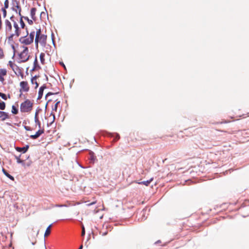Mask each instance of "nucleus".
<instances>
[{"instance_id": "f257e3e1", "label": "nucleus", "mask_w": 249, "mask_h": 249, "mask_svg": "<svg viewBox=\"0 0 249 249\" xmlns=\"http://www.w3.org/2000/svg\"><path fill=\"white\" fill-rule=\"evenodd\" d=\"M13 21L14 30L12 23L9 20L6 19L4 22L5 32L6 34L9 35V38H13L14 36H19L20 34L18 24L14 20Z\"/></svg>"}, {"instance_id": "aec40b11", "label": "nucleus", "mask_w": 249, "mask_h": 249, "mask_svg": "<svg viewBox=\"0 0 249 249\" xmlns=\"http://www.w3.org/2000/svg\"><path fill=\"white\" fill-rule=\"evenodd\" d=\"M31 82L33 84H35V88L36 89L38 87V84L36 81V76H35L31 79Z\"/></svg>"}, {"instance_id": "5701e85b", "label": "nucleus", "mask_w": 249, "mask_h": 249, "mask_svg": "<svg viewBox=\"0 0 249 249\" xmlns=\"http://www.w3.org/2000/svg\"><path fill=\"white\" fill-rule=\"evenodd\" d=\"M11 111L14 114H17L18 113V109L15 106H12Z\"/></svg>"}, {"instance_id": "a211bd4d", "label": "nucleus", "mask_w": 249, "mask_h": 249, "mask_svg": "<svg viewBox=\"0 0 249 249\" xmlns=\"http://www.w3.org/2000/svg\"><path fill=\"white\" fill-rule=\"evenodd\" d=\"M2 172H3V174L7 178H8L9 179H10L11 180H12L13 181L14 180V178L13 176H12L11 175H10L9 173H8L7 172L4 168L2 169Z\"/></svg>"}, {"instance_id": "4c0bfd02", "label": "nucleus", "mask_w": 249, "mask_h": 249, "mask_svg": "<svg viewBox=\"0 0 249 249\" xmlns=\"http://www.w3.org/2000/svg\"><path fill=\"white\" fill-rule=\"evenodd\" d=\"M17 161H18V163H20V162H21V160H20L19 158H17Z\"/></svg>"}, {"instance_id": "473e14b6", "label": "nucleus", "mask_w": 249, "mask_h": 249, "mask_svg": "<svg viewBox=\"0 0 249 249\" xmlns=\"http://www.w3.org/2000/svg\"><path fill=\"white\" fill-rule=\"evenodd\" d=\"M107 233H108L107 231H106L105 232H103V231L100 232V234H101L102 236H105V235H107Z\"/></svg>"}, {"instance_id": "b1692460", "label": "nucleus", "mask_w": 249, "mask_h": 249, "mask_svg": "<svg viewBox=\"0 0 249 249\" xmlns=\"http://www.w3.org/2000/svg\"><path fill=\"white\" fill-rule=\"evenodd\" d=\"M56 101V103L54 106V107L53 108V110H55V111H57V107H58V104L60 103V101H58L57 100H55Z\"/></svg>"}, {"instance_id": "72a5a7b5", "label": "nucleus", "mask_w": 249, "mask_h": 249, "mask_svg": "<svg viewBox=\"0 0 249 249\" xmlns=\"http://www.w3.org/2000/svg\"><path fill=\"white\" fill-rule=\"evenodd\" d=\"M120 136L118 134H117L116 136H115V141H117L119 139H120Z\"/></svg>"}, {"instance_id": "ddd939ff", "label": "nucleus", "mask_w": 249, "mask_h": 249, "mask_svg": "<svg viewBox=\"0 0 249 249\" xmlns=\"http://www.w3.org/2000/svg\"><path fill=\"white\" fill-rule=\"evenodd\" d=\"M36 8L33 7L31 9V18L34 20H36Z\"/></svg>"}, {"instance_id": "9d476101", "label": "nucleus", "mask_w": 249, "mask_h": 249, "mask_svg": "<svg viewBox=\"0 0 249 249\" xmlns=\"http://www.w3.org/2000/svg\"><path fill=\"white\" fill-rule=\"evenodd\" d=\"M13 10L15 11L17 14H18L19 16H21V9L18 3H16V5H14L13 7Z\"/></svg>"}, {"instance_id": "f8f14e48", "label": "nucleus", "mask_w": 249, "mask_h": 249, "mask_svg": "<svg viewBox=\"0 0 249 249\" xmlns=\"http://www.w3.org/2000/svg\"><path fill=\"white\" fill-rule=\"evenodd\" d=\"M9 118V116L8 113L0 111V119L2 121H4L6 119H8Z\"/></svg>"}, {"instance_id": "c9c22d12", "label": "nucleus", "mask_w": 249, "mask_h": 249, "mask_svg": "<svg viewBox=\"0 0 249 249\" xmlns=\"http://www.w3.org/2000/svg\"><path fill=\"white\" fill-rule=\"evenodd\" d=\"M66 206V205H59V204H57L55 205V207H65Z\"/></svg>"}, {"instance_id": "2f4dec72", "label": "nucleus", "mask_w": 249, "mask_h": 249, "mask_svg": "<svg viewBox=\"0 0 249 249\" xmlns=\"http://www.w3.org/2000/svg\"><path fill=\"white\" fill-rule=\"evenodd\" d=\"M0 97L4 100H6L7 98L6 95L4 93H2Z\"/></svg>"}, {"instance_id": "bb28decb", "label": "nucleus", "mask_w": 249, "mask_h": 249, "mask_svg": "<svg viewBox=\"0 0 249 249\" xmlns=\"http://www.w3.org/2000/svg\"><path fill=\"white\" fill-rule=\"evenodd\" d=\"M4 7L3 8L7 9L9 7V0H5L4 2Z\"/></svg>"}, {"instance_id": "e433bc0d", "label": "nucleus", "mask_w": 249, "mask_h": 249, "mask_svg": "<svg viewBox=\"0 0 249 249\" xmlns=\"http://www.w3.org/2000/svg\"><path fill=\"white\" fill-rule=\"evenodd\" d=\"M60 64L65 69H66V67H65V66L64 65V64L63 63V62H60Z\"/></svg>"}, {"instance_id": "7ed1b4c3", "label": "nucleus", "mask_w": 249, "mask_h": 249, "mask_svg": "<svg viewBox=\"0 0 249 249\" xmlns=\"http://www.w3.org/2000/svg\"><path fill=\"white\" fill-rule=\"evenodd\" d=\"M27 35L24 36H22L19 38V41L23 45H29L33 43L35 32L34 31L31 32L30 34H28L27 29L26 28Z\"/></svg>"}, {"instance_id": "39448f33", "label": "nucleus", "mask_w": 249, "mask_h": 249, "mask_svg": "<svg viewBox=\"0 0 249 249\" xmlns=\"http://www.w3.org/2000/svg\"><path fill=\"white\" fill-rule=\"evenodd\" d=\"M23 50L19 54L18 57L20 62H25L28 60L30 55L29 54L28 48L27 47L23 46Z\"/></svg>"}, {"instance_id": "412c9836", "label": "nucleus", "mask_w": 249, "mask_h": 249, "mask_svg": "<svg viewBox=\"0 0 249 249\" xmlns=\"http://www.w3.org/2000/svg\"><path fill=\"white\" fill-rule=\"evenodd\" d=\"M51 227H52V225H50L46 229L45 232L44 233L45 237L48 236L50 234Z\"/></svg>"}, {"instance_id": "20e7f679", "label": "nucleus", "mask_w": 249, "mask_h": 249, "mask_svg": "<svg viewBox=\"0 0 249 249\" xmlns=\"http://www.w3.org/2000/svg\"><path fill=\"white\" fill-rule=\"evenodd\" d=\"M34 103L29 99H26L20 106V111L22 113H30L33 108Z\"/></svg>"}, {"instance_id": "79ce46f5", "label": "nucleus", "mask_w": 249, "mask_h": 249, "mask_svg": "<svg viewBox=\"0 0 249 249\" xmlns=\"http://www.w3.org/2000/svg\"><path fill=\"white\" fill-rule=\"evenodd\" d=\"M82 248H83V246H82V245H81V246L79 247V249H82Z\"/></svg>"}, {"instance_id": "4be33fe9", "label": "nucleus", "mask_w": 249, "mask_h": 249, "mask_svg": "<svg viewBox=\"0 0 249 249\" xmlns=\"http://www.w3.org/2000/svg\"><path fill=\"white\" fill-rule=\"evenodd\" d=\"M20 17V20H19V22H20V26H21V27L22 28V29H24L25 27V24L23 20V18H24V17L22 16V15L21 16H19Z\"/></svg>"}, {"instance_id": "423d86ee", "label": "nucleus", "mask_w": 249, "mask_h": 249, "mask_svg": "<svg viewBox=\"0 0 249 249\" xmlns=\"http://www.w3.org/2000/svg\"><path fill=\"white\" fill-rule=\"evenodd\" d=\"M8 65L10 67V68L14 71L15 73L18 75H20L21 77L23 78V73L21 71L20 69L18 68V67L12 61H9L8 62Z\"/></svg>"}, {"instance_id": "f3484780", "label": "nucleus", "mask_w": 249, "mask_h": 249, "mask_svg": "<svg viewBox=\"0 0 249 249\" xmlns=\"http://www.w3.org/2000/svg\"><path fill=\"white\" fill-rule=\"evenodd\" d=\"M45 54L44 53H41L40 54L39 58L40 60V62L42 64L44 65L45 63Z\"/></svg>"}, {"instance_id": "dca6fc26", "label": "nucleus", "mask_w": 249, "mask_h": 249, "mask_svg": "<svg viewBox=\"0 0 249 249\" xmlns=\"http://www.w3.org/2000/svg\"><path fill=\"white\" fill-rule=\"evenodd\" d=\"M40 69V67H39V65L38 64L37 62V59L36 57L34 62V67L32 69V71H36L38 69Z\"/></svg>"}, {"instance_id": "a18cd8bd", "label": "nucleus", "mask_w": 249, "mask_h": 249, "mask_svg": "<svg viewBox=\"0 0 249 249\" xmlns=\"http://www.w3.org/2000/svg\"><path fill=\"white\" fill-rule=\"evenodd\" d=\"M1 93H2L1 92H0V96H1Z\"/></svg>"}, {"instance_id": "7c9ffc66", "label": "nucleus", "mask_w": 249, "mask_h": 249, "mask_svg": "<svg viewBox=\"0 0 249 249\" xmlns=\"http://www.w3.org/2000/svg\"><path fill=\"white\" fill-rule=\"evenodd\" d=\"M90 155L91 157V159L92 160H94L96 159V157L94 156V153L92 152H90Z\"/></svg>"}, {"instance_id": "58836bf2", "label": "nucleus", "mask_w": 249, "mask_h": 249, "mask_svg": "<svg viewBox=\"0 0 249 249\" xmlns=\"http://www.w3.org/2000/svg\"><path fill=\"white\" fill-rule=\"evenodd\" d=\"M51 94H53V93H51V92H49V93H48L47 94L46 96H48V95H51Z\"/></svg>"}, {"instance_id": "9b49d317", "label": "nucleus", "mask_w": 249, "mask_h": 249, "mask_svg": "<svg viewBox=\"0 0 249 249\" xmlns=\"http://www.w3.org/2000/svg\"><path fill=\"white\" fill-rule=\"evenodd\" d=\"M46 88V87L45 85H43L40 87L39 91H38V97H37L38 100L42 98L43 94V91H44V89H45Z\"/></svg>"}, {"instance_id": "37998d69", "label": "nucleus", "mask_w": 249, "mask_h": 249, "mask_svg": "<svg viewBox=\"0 0 249 249\" xmlns=\"http://www.w3.org/2000/svg\"><path fill=\"white\" fill-rule=\"evenodd\" d=\"M54 118H55V117H54V115H53V119L54 120Z\"/></svg>"}, {"instance_id": "cd10ccee", "label": "nucleus", "mask_w": 249, "mask_h": 249, "mask_svg": "<svg viewBox=\"0 0 249 249\" xmlns=\"http://www.w3.org/2000/svg\"><path fill=\"white\" fill-rule=\"evenodd\" d=\"M93 201L92 202H91V203L87 204V206H90V205H93V204H95L96 203L97 200H96L95 197H93Z\"/></svg>"}, {"instance_id": "2eb2a0df", "label": "nucleus", "mask_w": 249, "mask_h": 249, "mask_svg": "<svg viewBox=\"0 0 249 249\" xmlns=\"http://www.w3.org/2000/svg\"><path fill=\"white\" fill-rule=\"evenodd\" d=\"M29 148V146L26 145V146L23 147H17L16 148V150L18 152H22L23 153H25Z\"/></svg>"}, {"instance_id": "f704fd0d", "label": "nucleus", "mask_w": 249, "mask_h": 249, "mask_svg": "<svg viewBox=\"0 0 249 249\" xmlns=\"http://www.w3.org/2000/svg\"><path fill=\"white\" fill-rule=\"evenodd\" d=\"M85 234V228L84 227H82V236H84Z\"/></svg>"}, {"instance_id": "4468645a", "label": "nucleus", "mask_w": 249, "mask_h": 249, "mask_svg": "<svg viewBox=\"0 0 249 249\" xmlns=\"http://www.w3.org/2000/svg\"><path fill=\"white\" fill-rule=\"evenodd\" d=\"M35 121L36 123V124L38 125V128H41V123L40 122L39 120L38 117V112H36L35 115Z\"/></svg>"}, {"instance_id": "393cba45", "label": "nucleus", "mask_w": 249, "mask_h": 249, "mask_svg": "<svg viewBox=\"0 0 249 249\" xmlns=\"http://www.w3.org/2000/svg\"><path fill=\"white\" fill-rule=\"evenodd\" d=\"M5 108V103L4 102H0V109L4 110Z\"/></svg>"}, {"instance_id": "c756f323", "label": "nucleus", "mask_w": 249, "mask_h": 249, "mask_svg": "<svg viewBox=\"0 0 249 249\" xmlns=\"http://www.w3.org/2000/svg\"><path fill=\"white\" fill-rule=\"evenodd\" d=\"M24 18L25 20H27L28 21L29 24H33V21L31 19H29L28 17H24Z\"/></svg>"}, {"instance_id": "6e6552de", "label": "nucleus", "mask_w": 249, "mask_h": 249, "mask_svg": "<svg viewBox=\"0 0 249 249\" xmlns=\"http://www.w3.org/2000/svg\"><path fill=\"white\" fill-rule=\"evenodd\" d=\"M7 71L5 69H0V82L3 83L5 79L4 76L7 75Z\"/></svg>"}, {"instance_id": "c85d7f7f", "label": "nucleus", "mask_w": 249, "mask_h": 249, "mask_svg": "<svg viewBox=\"0 0 249 249\" xmlns=\"http://www.w3.org/2000/svg\"><path fill=\"white\" fill-rule=\"evenodd\" d=\"M1 11H2V13H3V18H5L6 15H7V11L6 10V9L2 8L1 9Z\"/></svg>"}, {"instance_id": "a878e982", "label": "nucleus", "mask_w": 249, "mask_h": 249, "mask_svg": "<svg viewBox=\"0 0 249 249\" xmlns=\"http://www.w3.org/2000/svg\"><path fill=\"white\" fill-rule=\"evenodd\" d=\"M4 54L2 49L0 47V59L4 57Z\"/></svg>"}, {"instance_id": "c03bdc74", "label": "nucleus", "mask_w": 249, "mask_h": 249, "mask_svg": "<svg viewBox=\"0 0 249 249\" xmlns=\"http://www.w3.org/2000/svg\"><path fill=\"white\" fill-rule=\"evenodd\" d=\"M12 18H13V17H11L10 18V19H12Z\"/></svg>"}, {"instance_id": "0eeeda50", "label": "nucleus", "mask_w": 249, "mask_h": 249, "mask_svg": "<svg viewBox=\"0 0 249 249\" xmlns=\"http://www.w3.org/2000/svg\"><path fill=\"white\" fill-rule=\"evenodd\" d=\"M19 91L21 93H22L23 92H27L29 91L30 89V87L29 85V84L28 82L27 81H21L19 83ZM21 94H20L21 95Z\"/></svg>"}, {"instance_id": "ea45409f", "label": "nucleus", "mask_w": 249, "mask_h": 249, "mask_svg": "<svg viewBox=\"0 0 249 249\" xmlns=\"http://www.w3.org/2000/svg\"><path fill=\"white\" fill-rule=\"evenodd\" d=\"M25 129H26V130H29V128H28V126H25Z\"/></svg>"}, {"instance_id": "a19ab883", "label": "nucleus", "mask_w": 249, "mask_h": 249, "mask_svg": "<svg viewBox=\"0 0 249 249\" xmlns=\"http://www.w3.org/2000/svg\"><path fill=\"white\" fill-rule=\"evenodd\" d=\"M42 14L45 15V13L44 12H42L41 13V14H40V15H41V16Z\"/></svg>"}, {"instance_id": "f03ea898", "label": "nucleus", "mask_w": 249, "mask_h": 249, "mask_svg": "<svg viewBox=\"0 0 249 249\" xmlns=\"http://www.w3.org/2000/svg\"><path fill=\"white\" fill-rule=\"evenodd\" d=\"M47 41V36L42 34L40 29H38L36 33L35 42L36 47L38 48V44L42 46H45Z\"/></svg>"}, {"instance_id": "6ab92c4d", "label": "nucleus", "mask_w": 249, "mask_h": 249, "mask_svg": "<svg viewBox=\"0 0 249 249\" xmlns=\"http://www.w3.org/2000/svg\"><path fill=\"white\" fill-rule=\"evenodd\" d=\"M153 179V178H151L148 180L142 181L141 182H139L138 183L140 184H143L145 185V186H148L149 184L152 182Z\"/></svg>"}, {"instance_id": "1a4fd4ad", "label": "nucleus", "mask_w": 249, "mask_h": 249, "mask_svg": "<svg viewBox=\"0 0 249 249\" xmlns=\"http://www.w3.org/2000/svg\"><path fill=\"white\" fill-rule=\"evenodd\" d=\"M44 129L38 130L35 135H32L30 136V138L32 139H36L38 138L41 134L44 133Z\"/></svg>"}]
</instances>
